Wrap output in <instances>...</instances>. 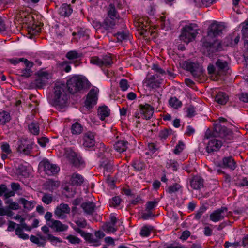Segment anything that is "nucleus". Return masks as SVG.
Instances as JSON below:
<instances>
[{
	"mask_svg": "<svg viewBox=\"0 0 248 248\" xmlns=\"http://www.w3.org/2000/svg\"><path fill=\"white\" fill-rule=\"evenodd\" d=\"M224 29V26L217 22H213L209 27L207 35L202 40V46L207 49L209 55L221 50V45L219 40L210 42V40L220 35Z\"/></svg>",
	"mask_w": 248,
	"mask_h": 248,
	"instance_id": "nucleus-1",
	"label": "nucleus"
},
{
	"mask_svg": "<svg viewBox=\"0 0 248 248\" xmlns=\"http://www.w3.org/2000/svg\"><path fill=\"white\" fill-rule=\"evenodd\" d=\"M50 103L58 109H62L67 106L68 95L64 84L57 82L53 88Z\"/></svg>",
	"mask_w": 248,
	"mask_h": 248,
	"instance_id": "nucleus-2",
	"label": "nucleus"
},
{
	"mask_svg": "<svg viewBox=\"0 0 248 248\" xmlns=\"http://www.w3.org/2000/svg\"><path fill=\"white\" fill-rule=\"evenodd\" d=\"M66 84L68 90L72 94L88 89L91 86L86 78L79 76H73L67 80Z\"/></svg>",
	"mask_w": 248,
	"mask_h": 248,
	"instance_id": "nucleus-3",
	"label": "nucleus"
},
{
	"mask_svg": "<svg viewBox=\"0 0 248 248\" xmlns=\"http://www.w3.org/2000/svg\"><path fill=\"white\" fill-rule=\"evenodd\" d=\"M198 26L196 24H190L184 26L179 36L180 39L188 44L193 41L198 34Z\"/></svg>",
	"mask_w": 248,
	"mask_h": 248,
	"instance_id": "nucleus-4",
	"label": "nucleus"
},
{
	"mask_svg": "<svg viewBox=\"0 0 248 248\" xmlns=\"http://www.w3.org/2000/svg\"><path fill=\"white\" fill-rule=\"evenodd\" d=\"M90 62L91 64L101 68H109L113 63V59L110 54L103 55L101 57L93 56L91 57Z\"/></svg>",
	"mask_w": 248,
	"mask_h": 248,
	"instance_id": "nucleus-5",
	"label": "nucleus"
},
{
	"mask_svg": "<svg viewBox=\"0 0 248 248\" xmlns=\"http://www.w3.org/2000/svg\"><path fill=\"white\" fill-rule=\"evenodd\" d=\"M110 151L108 148L106 149L105 151L104 148L100 149L98 153V156L102 158V160L100 161V167L103 168L104 172H111L113 170L112 162L108 160V158L111 155Z\"/></svg>",
	"mask_w": 248,
	"mask_h": 248,
	"instance_id": "nucleus-6",
	"label": "nucleus"
},
{
	"mask_svg": "<svg viewBox=\"0 0 248 248\" xmlns=\"http://www.w3.org/2000/svg\"><path fill=\"white\" fill-rule=\"evenodd\" d=\"M183 67L190 72L193 77L199 79L203 74L202 67L199 64L189 61H185Z\"/></svg>",
	"mask_w": 248,
	"mask_h": 248,
	"instance_id": "nucleus-7",
	"label": "nucleus"
},
{
	"mask_svg": "<svg viewBox=\"0 0 248 248\" xmlns=\"http://www.w3.org/2000/svg\"><path fill=\"white\" fill-rule=\"evenodd\" d=\"M38 77L34 81V84L37 88H43L52 78L51 74L44 71H39L37 73Z\"/></svg>",
	"mask_w": 248,
	"mask_h": 248,
	"instance_id": "nucleus-8",
	"label": "nucleus"
},
{
	"mask_svg": "<svg viewBox=\"0 0 248 248\" xmlns=\"http://www.w3.org/2000/svg\"><path fill=\"white\" fill-rule=\"evenodd\" d=\"M65 155L75 167H79L84 164L82 157L71 149L65 150Z\"/></svg>",
	"mask_w": 248,
	"mask_h": 248,
	"instance_id": "nucleus-9",
	"label": "nucleus"
},
{
	"mask_svg": "<svg viewBox=\"0 0 248 248\" xmlns=\"http://www.w3.org/2000/svg\"><path fill=\"white\" fill-rule=\"evenodd\" d=\"M99 90L96 87L92 88L87 94L85 101V106L88 108H91L94 106L98 99Z\"/></svg>",
	"mask_w": 248,
	"mask_h": 248,
	"instance_id": "nucleus-10",
	"label": "nucleus"
},
{
	"mask_svg": "<svg viewBox=\"0 0 248 248\" xmlns=\"http://www.w3.org/2000/svg\"><path fill=\"white\" fill-rule=\"evenodd\" d=\"M220 126H217L215 128V131L211 133V131L209 129L207 130L205 133V137L209 139L212 137H217V136L222 138H226L227 135L225 133L227 134V135H229V133H231V132L226 127H223L220 128Z\"/></svg>",
	"mask_w": 248,
	"mask_h": 248,
	"instance_id": "nucleus-11",
	"label": "nucleus"
},
{
	"mask_svg": "<svg viewBox=\"0 0 248 248\" xmlns=\"http://www.w3.org/2000/svg\"><path fill=\"white\" fill-rule=\"evenodd\" d=\"M40 165L43 167L45 173L48 175H54L60 170V168L56 165L51 164L48 161H43L40 163Z\"/></svg>",
	"mask_w": 248,
	"mask_h": 248,
	"instance_id": "nucleus-12",
	"label": "nucleus"
},
{
	"mask_svg": "<svg viewBox=\"0 0 248 248\" xmlns=\"http://www.w3.org/2000/svg\"><path fill=\"white\" fill-rule=\"evenodd\" d=\"M227 210L226 207H221L220 208L214 211L210 215V219L215 222L223 219Z\"/></svg>",
	"mask_w": 248,
	"mask_h": 248,
	"instance_id": "nucleus-13",
	"label": "nucleus"
},
{
	"mask_svg": "<svg viewBox=\"0 0 248 248\" xmlns=\"http://www.w3.org/2000/svg\"><path fill=\"white\" fill-rule=\"evenodd\" d=\"M32 148V145L27 140L23 139L18 142L17 151L25 155H29Z\"/></svg>",
	"mask_w": 248,
	"mask_h": 248,
	"instance_id": "nucleus-14",
	"label": "nucleus"
},
{
	"mask_svg": "<svg viewBox=\"0 0 248 248\" xmlns=\"http://www.w3.org/2000/svg\"><path fill=\"white\" fill-rule=\"evenodd\" d=\"M70 211V208L68 204L61 203L56 207L54 214L58 218L64 219Z\"/></svg>",
	"mask_w": 248,
	"mask_h": 248,
	"instance_id": "nucleus-15",
	"label": "nucleus"
},
{
	"mask_svg": "<svg viewBox=\"0 0 248 248\" xmlns=\"http://www.w3.org/2000/svg\"><path fill=\"white\" fill-rule=\"evenodd\" d=\"M140 113L143 115L144 118L150 119L154 112V108L148 104H140L139 106Z\"/></svg>",
	"mask_w": 248,
	"mask_h": 248,
	"instance_id": "nucleus-16",
	"label": "nucleus"
},
{
	"mask_svg": "<svg viewBox=\"0 0 248 248\" xmlns=\"http://www.w3.org/2000/svg\"><path fill=\"white\" fill-rule=\"evenodd\" d=\"M95 134L93 132L88 131L83 136V146L85 148H91L95 145Z\"/></svg>",
	"mask_w": 248,
	"mask_h": 248,
	"instance_id": "nucleus-17",
	"label": "nucleus"
},
{
	"mask_svg": "<svg viewBox=\"0 0 248 248\" xmlns=\"http://www.w3.org/2000/svg\"><path fill=\"white\" fill-rule=\"evenodd\" d=\"M222 143L221 141L216 139L210 140L206 147V151L208 153H212L219 150L221 147Z\"/></svg>",
	"mask_w": 248,
	"mask_h": 248,
	"instance_id": "nucleus-18",
	"label": "nucleus"
},
{
	"mask_svg": "<svg viewBox=\"0 0 248 248\" xmlns=\"http://www.w3.org/2000/svg\"><path fill=\"white\" fill-rule=\"evenodd\" d=\"M47 225L56 232H63L67 230V225L62 224L59 220H53L51 223H47Z\"/></svg>",
	"mask_w": 248,
	"mask_h": 248,
	"instance_id": "nucleus-19",
	"label": "nucleus"
},
{
	"mask_svg": "<svg viewBox=\"0 0 248 248\" xmlns=\"http://www.w3.org/2000/svg\"><path fill=\"white\" fill-rule=\"evenodd\" d=\"M119 20L121 21H123L122 19H115L114 18L108 16L104 19L101 26L106 30H110L114 28Z\"/></svg>",
	"mask_w": 248,
	"mask_h": 248,
	"instance_id": "nucleus-20",
	"label": "nucleus"
},
{
	"mask_svg": "<svg viewBox=\"0 0 248 248\" xmlns=\"http://www.w3.org/2000/svg\"><path fill=\"white\" fill-rule=\"evenodd\" d=\"M203 179L199 176H194L190 181L191 187L195 190L200 189L204 186Z\"/></svg>",
	"mask_w": 248,
	"mask_h": 248,
	"instance_id": "nucleus-21",
	"label": "nucleus"
},
{
	"mask_svg": "<svg viewBox=\"0 0 248 248\" xmlns=\"http://www.w3.org/2000/svg\"><path fill=\"white\" fill-rule=\"evenodd\" d=\"M221 165L223 168L233 170L236 167V163L232 156L224 157L222 158Z\"/></svg>",
	"mask_w": 248,
	"mask_h": 248,
	"instance_id": "nucleus-22",
	"label": "nucleus"
},
{
	"mask_svg": "<svg viewBox=\"0 0 248 248\" xmlns=\"http://www.w3.org/2000/svg\"><path fill=\"white\" fill-rule=\"evenodd\" d=\"M84 180V178L81 174L74 173L71 176L70 183L72 185L78 186L83 183Z\"/></svg>",
	"mask_w": 248,
	"mask_h": 248,
	"instance_id": "nucleus-23",
	"label": "nucleus"
},
{
	"mask_svg": "<svg viewBox=\"0 0 248 248\" xmlns=\"http://www.w3.org/2000/svg\"><path fill=\"white\" fill-rule=\"evenodd\" d=\"M216 65L218 69V72L220 73V74H225L229 69L227 62L221 59H217Z\"/></svg>",
	"mask_w": 248,
	"mask_h": 248,
	"instance_id": "nucleus-24",
	"label": "nucleus"
},
{
	"mask_svg": "<svg viewBox=\"0 0 248 248\" xmlns=\"http://www.w3.org/2000/svg\"><path fill=\"white\" fill-rule=\"evenodd\" d=\"M155 76L148 78L146 80L147 86L152 89H155L160 87L161 81L160 80H156Z\"/></svg>",
	"mask_w": 248,
	"mask_h": 248,
	"instance_id": "nucleus-25",
	"label": "nucleus"
},
{
	"mask_svg": "<svg viewBox=\"0 0 248 248\" xmlns=\"http://www.w3.org/2000/svg\"><path fill=\"white\" fill-rule=\"evenodd\" d=\"M73 12L70 5L66 3L62 4L59 9V14L62 16H68Z\"/></svg>",
	"mask_w": 248,
	"mask_h": 248,
	"instance_id": "nucleus-26",
	"label": "nucleus"
},
{
	"mask_svg": "<svg viewBox=\"0 0 248 248\" xmlns=\"http://www.w3.org/2000/svg\"><path fill=\"white\" fill-rule=\"evenodd\" d=\"M81 207L86 214L91 215L94 210L95 205L93 202H85L82 203Z\"/></svg>",
	"mask_w": 248,
	"mask_h": 248,
	"instance_id": "nucleus-27",
	"label": "nucleus"
},
{
	"mask_svg": "<svg viewBox=\"0 0 248 248\" xmlns=\"http://www.w3.org/2000/svg\"><path fill=\"white\" fill-rule=\"evenodd\" d=\"M128 142L124 140H120L117 141L114 145V149L119 153H122L127 148Z\"/></svg>",
	"mask_w": 248,
	"mask_h": 248,
	"instance_id": "nucleus-28",
	"label": "nucleus"
},
{
	"mask_svg": "<svg viewBox=\"0 0 248 248\" xmlns=\"http://www.w3.org/2000/svg\"><path fill=\"white\" fill-rule=\"evenodd\" d=\"M41 31V28L39 26L32 24L28 26V31L29 35V38H31L33 36L38 34Z\"/></svg>",
	"mask_w": 248,
	"mask_h": 248,
	"instance_id": "nucleus-29",
	"label": "nucleus"
},
{
	"mask_svg": "<svg viewBox=\"0 0 248 248\" xmlns=\"http://www.w3.org/2000/svg\"><path fill=\"white\" fill-rule=\"evenodd\" d=\"M109 114L110 110L107 106L99 107L98 109V115L101 120H104L106 117L109 115Z\"/></svg>",
	"mask_w": 248,
	"mask_h": 248,
	"instance_id": "nucleus-30",
	"label": "nucleus"
},
{
	"mask_svg": "<svg viewBox=\"0 0 248 248\" xmlns=\"http://www.w3.org/2000/svg\"><path fill=\"white\" fill-rule=\"evenodd\" d=\"M215 100L218 104L224 105L228 101V96L224 93L219 92L216 96Z\"/></svg>",
	"mask_w": 248,
	"mask_h": 248,
	"instance_id": "nucleus-31",
	"label": "nucleus"
},
{
	"mask_svg": "<svg viewBox=\"0 0 248 248\" xmlns=\"http://www.w3.org/2000/svg\"><path fill=\"white\" fill-rule=\"evenodd\" d=\"M19 202L20 203L23 204V207L25 209H26L29 210L32 209L33 208L34 204L35 203V202L33 201H28L23 198H20L19 200Z\"/></svg>",
	"mask_w": 248,
	"mask_h": 248,
	"instance_id": "nucleus-32",
	"label": "nucleus"
},
{
	"mask_svg": "<svg viewBox=\"0 0 248 248\" xmlns=\"http://www.w3.org/2000/svg\"><path fill=\"white\" fill-rule=\"evenodd\" d=\"M71 130L73 134L79 135L82 132L83 127L80 124L76 122L72 125Z\"/></svg>",
	"mask_w": 248,
	"mask_h": 248,
	"instance_id": "nucleus-33",
	"label": "nucleus"
},
{
	"mask_svg": "<svg viewBox=\"0 0 248 248\" xmlns=\"http://www.w3.org/2000/svg\"><path fill=\"white\" fill-rule=\"evenodd\" d=\"M103 230L107 233L114 232L117 230V227L112 223L106 222L102 226Z\"/></svg>",
	"mask_w": 248,
	"mask_h": 248,
	"instance_id": "nucleus-34",
	"label": "nucleus"
},
{
	"mask_svg": "<svg viewBox=\"0 0 248 248\" xmlns=\"http://www.w3.org/2000/svg\"><path fill=\"white\" fill-rule=\"evenodd\" d=\"M108 17L114 18L115 19H120L119 15L116 10L113 4H110L108 9Z\"/></svg>",
	"mask_w": 248,
	"mask_h": 248,
	"instance_id": "nucleus-35",
	"label": "nucleus"
},
{
	"mask_svg": "<svg viewBox=\"0 0 248 248\" xmlns=\"http://www.w3.org/2000/svg\"><path fill=\"white\" fill-rule=\"evenodd\" d=\"M129 32L127 30L118 32L115 36L117 37L118 41L122 42L123 40H126L129 38Z\"/></svg>",
	"mask_w": 248,
	"mask_h": 248,
	"instance_id": "nucleus-36",
	"label": "nucleus"
},
{
	"mask_svg": "<svg viewBox=\"0 0 248 248\" xmlns=\"http://www.w3.org/2000/svg\"><path fill=\"white\" fill-rule=\"evenodd\" d=\"M17 227L15 230V234L21 239L23 240L28 239L29 238V235L23 232L22 228L19 225L17 224Z\"/></svg>",
	"mask_w": 248,
	"mask_h": 248,
	"instance_id": "nucleus-37",
	"label": "nucleus"
},
{
	"mask_svg": "<svg viewBox=\"0 0 248 248\" xmlns=\"http://www.w3.org/2000/svg\"><path fill=\"white\" fill-rule=\"evenodd\" d=\"M169 105L175 109L181 107L182 105V103L181 101L177 99L176 97H171L169 100Z\"/></svg>",
	"mask_w": 248,
	"mask_h": 248,
	"instance_id": "nucleus-38",
	"label": "nucleus"
},
{
	"mask_svg": "<svg viewBox=\"0 0 248 248\" xmlns=\"http://www.w3.org/2000/svg\"><path fill=\"white\" fill-rule=\"evenodd\" d=\"M29 131L34 135H37L39 132V127L37 122H32L28 126Z\"/></svg>",
	"mask_w": 248,
	"mask_h": 248,
	"instance_id": "nucleus-39",
	"label": "nucleus"
},
{
	"mask_svg": "<svg viewBox=\"0 0 248 248\" xmlns=\"http://www.w3.org/2000/svg\"><path fill=\"white\" fill-rule=\"evenodd\" d=\"M10 120L9 114L6 111H2L0 113V124H4Z\"/></svg>",
	"mask_w": 248,
	"mask_h": 248,
	"instance_id": "nucleus-40",
	"label": "nucleus"
},
{
	"mask_svg": "<svg viewBox=\"0 0 248 248\" xmlns=\"http://www.w3.org/2000/svg\"><path fill=\"white\" fill-rule=\"evenodd\" d=\"M53 199L52 194L46 193L43 194L42 198V202L46 204H50L53 201Z\"/></svg>",
	"mask_w": 248,
	"mask_h": 248,
	"instance_id": "nucleus-41",
	"label": "nucleus"
},
{
	"mask_svg": "<svg viewBox=\"0 0 248 248\" xmlns=\"http://www.w3.org/2000/svg\"><path fill=\"white\" fill-rule=\"evenodd\" d=\"M161 26L163 29L168 30L171 28V25L170 20H166L164 17H161Z\"/></svg>",
	"mask_w": 248,
	"mask_h": 248,
	"instance_id": "nucleus-42",
	"label": "nucleus"
},
{
	"mask_svg": "<svg viewBox=\"0 0 248 248\" xmlns=\"http://www.w3.org/2000/svg\"><path fill=\"white\" fill-rule=\"evenodd\" d=\"M153 228L151 226H143L140 231V234L143 237H147L150 235Z\"/></svg>",
	"mask_w": 248,
	"mask_h": 248,
	"instance_id": "nucleus-43",
	"label": "nucleus"
},
{
	"mask_svg": "<svg viewBox=\"0 0 248 248\" xmlns=\"http://www.w3.org/2000/svg\"><path fill=\"white\" fill-rule=\"evenodd\" d=\"M80 57L81 54L75 50L70 51L66 54V57L69 60L76 59Z\"/></svg>",
	"mask_w": 248,
	"mask_h": 248,
	"instance_id": "nucleus-44",
	"label": "nucleus"
},
{
	"mask_svg": "<svg viewBox=\"0 0 248 248\" xmlns=\"http://www.w3.org/2000/svg\"><path fill=\"white\" fill-rule=\"evenodd\" d=\"M181 188V186L180 185L175 183L172 186H169L166 189V191L170 194H172L178 191Z\"/></svg>",
	"mask_w": 248,
	"mask_h": 248,
	"instance_id": "nucleus-45",
	"label": "nucleus"
},
{
	"mask_svg": "<svg viewBox=\"0 0 248 248\" xmlns=\"http://www.w3.org/2000/svg\"><path fill=\"white\" fill-rule=\"evenodd\" d=\"M47 185L48 186L49 189L50 190H54L60 186V182L59 181H55L52 180H49L47 182Z\"/></svg>",
	"mask_w": 248,
	"mask_h": 248,
	"instance_id": "nucleus-46",
	"label": "nucleus"
},
{
	"mask_svg": "<svg viewBox=\"0 0 248 248\" xmlns=\"http://www.w3.org/2000/svg\"><path fill=\"white\" fill-rule=\"evenodd\" d=\"M65 239L68 240L69 242L72 244H79L81 242V240L79 238L72 235H69Z\"/></svg>",
	"mask_w": 248,
	"mask_h": 248,
	"instance_id": "nucleus-47",
	"label": "nucleus"
},
{
	"mask_svg": "<svg viewBox=\"0 0 248 248\" xmlns=\"http://www.w3.org/2000/svg\"><path fill=\"white\" fill-rule=\"evenodd\" d=\"M6 204L8 205V208L12 210H17L19 208V206L18 203L13 202L11 200H7Z\"/></svg>",
	"mask_w": 248,
	"mask_h": 248,
	"instance_id": "nucleus-48",
	"label": "nucleus"
},
{
	"mask_svg": "<svg viewBox=\"0 0 248 248\" xmlns=\"http://www.w3.org/2000/svg\"><path fill=\"white\" fill-rule=\"evenodd\" d=\"M133 167L138 170H141L145 168V164L143 162L136 160L133 163Z\"/></svg>",
	"mask_w": 248,
	"mask_h": 248,
	"instance_id": "nucleus-49",
	"label": "nucleus"
},
{
	"mask_svg": "<svg viewBox=\"0 0 248 248\" xmlns=\"http://www.w3.org/2000/svg\"><path fill=\"white\" fill-rule=\"evenodd\" d=\"M30 240L32 243L37 244L38 246L44 247L45 245L44 241H40L39 239L34 235H31V236Z\"/></svg>",
	"mask_w": 248,
	"mask_h": 248,
	"instance_id": "nucleus-50",
	"label": "nucleus"
},
{
	"mask_svg": "<svg viewBox=\"0 0 248 248\" xmlns=\"http://www.w3.org/2000/svg\"><path fill=\"white\" fill-rule=\"evenodd\" d=\"M242 32L244 38H248V20L242 23Z\"/></svg>",
	"mask_w": 248,
	"mask_h": 248,
	"instance_id": "nucleus-51",
	"label": "nucleus"
},
{
	"mask_svg": "<svg viewBox=\"0 0 248 248\" xmlns=\"http://www.w3.org/2000/svg\"><path fill=\"white\" fill-rule=\"evenodd\" d=\"M171 133V129H165L160 131L159 136L161 139H166Z\"/></svg>",
	"mask_w": 248,
	"mask_h": 248,
	"instance_id": "nucleus-52",
	"label": "nucleus"
},
{
	"mask_svg": "<svg viewBox=\"0 0 248 248\" xmlns=\"http://www.w3.org/2000/svg\"><path fill=\"white\" fill-rule=\"evenodd\" d=\"M186 116L188 117H192L195 115V109L192 106H189L186 107Z\"/></svg>",
	"mask_w": 248,
	"mask_h": 248,
	"instance_id": "nucleus-53",
	"label": "nucleus"
},
{
	"mask_svg": "<svg viewBox=\"0 0 248 248\" xmlns=\"http://www.w3.org/2000/svg\"><path fill=\"white\" fill-rule=\"evenodd\" d=\"M185 145L182 141H179L174 150V153L176 155L179 154L184 150Z\"/></svg>",
	"mask_w": 248,
	"mask_h": 248,
	"instance_id": "nucleus-54",
	"label": "nucleus"
},
{
	"mask_svg": "<svg viewBox=\"0 0 248 248\" xmlns=\"http://www.w3.org/2000/svg\"><path fill=\"white\" fill-rule=\"evenodd\" d=\"M47 238L53 244L62 242V240L59 238L55 237L51 234H48Z\"/></svg>",
	"mask_w": 248,
	"mask_h": 248,
	"instance_id": "nucleus-55",
	"label": "nucleus"
},
{
	"mask_svg": "<svg viewBox=\"0 0 248 248\" xmlns=\"http://www.w3.org/2000/svg\"><path fill=\"white\" fill-rule=\"evenodd\" d=\"M83 237L90 243H94L97 242V240L94 238L93 235L91 233L86 232Z\"/></svg>",
	"mask_w": 248,
	"mask_h": 248,
	"instance_id": "nucleus-56",
	"label": "nucleus"
},
{
	"mask_svg": "<svg viewBox=\"0 0 248 248\" xmlns=\"http://www.w3.org/2000/svg\"><path fill=\"white\" fill-rule=\"evenodd\" d=\"M119 85L121 90L123 91L127 90L129 87V85L128 84L127 80L124 79H123L120 80Z\"/></svg>",
	"mask_w": 248,
	"mask_h": 248,
	"instance_id": "nucleus-57",
	"label": "nucleus"
},
{
	"mask_svg": "<svg viewBox=\"0 0 248 248\" xmlns=\"http://www.w3.org/2000/svg\"><path fill=\"white\" fill-rule=\"evenodd\" d=\"M1 148L2 152L6 154H10L11 153L10 146L7 143H3L1 145Z\"/></svg>",
	"mask_w": 248,
	"mask_h": 248,
	"instance_id": "nucleus-58",
	"label": "nucleus"
},
{
	"mask_svg": "<svg viewBox=\"0 0 248 248\" xmlns=\"http://www.w3.org/2000/svg\"><path fill=\"white\" fill-rule=\"evenodd\" d=\"M154 216V214L151 211L146 210V211L142 214L141 217L145 220H147Z\"/></svg>",
	"mask_w": 248,
	"mask_h": 248,
	"instance_id": "nucleus-59",
	"label": "nucleus"
},
{
	"mask_svg": "<svg viewBox=\"0 0 248 248\" xmlns=\"http://www.w3.org/2000/svg\"><path fill=\"white\" fill-rule=\"evenodd\" d=\"M158 202L157 201H149L146 204V210L151 211L155 208Z\"/></svg>",
	"mask_w": 248,
	"mask_h": 248,
	"instance_id": "nucleus-60",
	"label": "nucleus"
},
{
	"mask_svg": "<svg viewBox=\"0 0 248 248\" xmlns=\"http://www.w3.org/2000/svg\"><path fill=\"white\" fill-rule=\"evenodd\" d=\"M49 141V139L46 137H42L38 139V143L43 147L46 146V144Z\"/></svg>",
	"mask_w": 248,
	"mask_h": 248,
	"instance_id": "nucleus-61",
	"label": "nucleus"
},
{
	"mask_svg": "<svg viewBox=\"0 0 248 248\" xmlns=\"http://www.w3.org/2000/svg\"><path fill=\"white\" fill-rule=\"evenodd\" d=\"M195 3L202 2L203 5L206 6H209L211 4L214 3L216 0H193Z\"/></svg>",
	"mask_w": 248,
	"mask_h": 248,
	"instance_id": "nucleus-62",
	"label": "nucleus"
},
{
	"mask_svg": "<svg viewBox=\"0 0 248 248\" xmlns=\"http://www.w3.org/2000/svg\"><path fill=\"white\" fill-rule=\"evenodd\" d=\"M206 208L204 207H201L199 209V210L196 212L195 215V218L198 220L199 219L202 214L205 212Z\"/></svg>",
	"mask_w": 248,
	"mask_h": 248,
	"instance_id": "nucleus-63",
	"label": "nucleus"
},
{
	"mask_svg": "<svg viewBox=\"0 0 248 248\" xmlns=\"http://www.w3.org/2000/svg\"><path fill=\"white\" fill-rule=\"evenodd\" d=\"M32 71L30 68H26L21 70V76L25 77H29L31 75Z\"/></svg>",
	"mask_w": 248,
	"mask_h": 248,
	"instance_id": "nucleus-64",
	"label": "nucleus"
}]
</instances>
